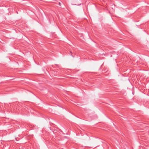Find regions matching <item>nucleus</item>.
<instances>
[{"mask_svg":"<svg viewBox=\"0 0 149 149\" xmlns=\"http://www.w3.org/2000/svg\"><path fill=\"white\" fill-rule=\"evenodd\" d=\"M59 5L61 6V5H60L61 3H60L59 2Z\"/></svg>","mask_w":149,"mask_h":149,"instance_id":"obj_1","label":"nucleus"}]
</instances>
